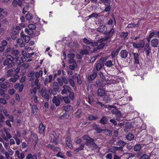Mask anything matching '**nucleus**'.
<instances>
[{"label":"nucleus","instance_id":"2","mask_svg":"<svg viewBox=\"0 0 159 159\" xmlns=\"http://www.w3.org/2000/svg\"><path fill=\"white\" fill-rule=\"evenodd\" d=\"M14 58L11 55H7L6 56V59L3 63L4 66H7V68H10L14 66Z\"/></svg>","mask_w":159,"mask_h":159},{"label":"nucleus","instance_id":"1","mask_svg":"<svg viewBox=\"0 0 159 159\" xmlns=\"http://www.w3.org/2000/svg\"><path fill=\"white\" fill-rule=\"evenodd\" d=\"M107 26L104 25H99L96 29V30L101 33H103L105 35H110L113 36L114 34V30L113 28H111L108 31H107Z\"/></svg>","mask_w":159,"mask_h":159},{"label":"nucleus","instance_id":"36","mask_svg":"<svg viewBox=\"0 0 159 159\" xmlns=\"http://www.w3.org/2000/svg\"><path fill=\"white\" fill-rule=\"evenodd\" d=\"M48 147L50 148L51 149L53 150V151L56 152L58 151L57 148L54 145L49 144L48 145Z\"/></svg>","mask_w":159,"mask_h":159},{"label":"nucleus","instance_id":"53","mask_svg":"<svg viewBox=\"0 0 159 159\" xmlns=\"http://www.w3.org/2000/svg\"><path fill=\"white\" fill-rule=\"evenodd\" d=\"M30 30H34L36 29V26L34 24H30L28 26Z\"/></svg>","mask_w":159,"mask_h":159},{"label":"nucleus","instance_id":"16","mask_svg":"<svg viewBox=\"0 0 159 159\" xmlns=\"http://www.w3.org/2000/svg\"><path fill=\"white\" fill-rule=\"evenodd\" d=\"M45 129V126L41 123L39 125V132L40 134H43L44 133V130Z\"/></svg>","mask_w":159,"mask_h":159},{"label":"nucleus","instance_id":"6","mask_svg":"<svg viewBox=\"0 0 159 159\" xmlns=\"http://www.w3.org/2000/svg\"><path fill=\"white\" fill-rule=\"evenodd\" d=\"M94 104L98 107H107L108 106L110 107L111 108H113V106H110L108 105H105L103 104H102L101 102L98 101L97 102H95Z\"/></svg>","mask_w":159,"mask_h":159},{"label":"nucleus","instance_id":"19","mask_svg":"<svg viewBox=\"0 0 159 159\" xmlns=\"http://www.w3.org/2000/svg\"><path fill=\"white\" fill-rule=\"evenodd\" d=\"M10 86V83L9 82H4L0 84V87L2 89H7Z\"/></svg>","mask_w":159,"mask_h":159},{"label":"nucleus","instance_id":"11","mask_svg":"<svg viewBox=\"0 0 159 159\" xmlns=\"http://www.w3.org/2000/svg\"><path fill=\"white\" fill-rule=\"evenodd\" d=\"M63 88L64 89L62 90L61 92V94H62L66 93H67V92L69 93L71 91V89L69 86H68L64 85L63 86Z\"/></svg>","mask_w":159,"mask_h":159},{"label":"nucleus","instance_id":"15","mask_svg":"<svg viewBox=\"0 0 159 159\" xmlns=\"http://www.w3.org/2000/svg\"><path fill=\"white\" fill-rule=\"evenodd\" d=\"M95 69L97 71H99L101 70L103 66H104V64H101V63L98 62V61H97L95 64Z\"/></svg>","mask_w":159,"mask_h":159},{"label":"nucleus","instance_id":"58","mask_svg":"<svg viewBox=\"0 0 159 159\" xmlns=\"http://www.w3.org/2000/svg\"><path fill=\"white\" fill-rule=\"evenodd\" d=\"M77 66V64L76 65L75 63L73 65H70L69 66V69L71 70H74Z\"/></svg>","mask_w":159,"mask_h":159},{"label":"nucleus","instance_id":"8","mask_svg":"<svg viewBox=\"0 0 159 159\" xmlns=\"http://www.w3.org/2000/svg\"><path fill=\"white\" fill-rule=\"evenodd\" d=\"M151 45L154 48L158 47L159 45V40L157 39H152L151 41Z\"/></svg>","mask_w":159,"mask_h":159},{"label":"nucleus","instance_id":"23","mask_svg":"<svg viewBox=\"0 0 159 159\" xmlns=\"http://www.w3.org/2000/svg\"><path fill=\"white\" fill-rule=\"evenodd\" d=\"M105 93L104 91L102 88H98L97 90V94L100 97L103 96Z\"/></svg>","mask_w":159,"mask_h":159},{"label":"nucleus","instance_id":"30","mask_svg":"<svg viewBox=\"0 0 159 159\" xmlns=\"http://www.w3.org/2000/svg\"><path fill=\"white\" fill-rule=\"evenodd\" d=\"M126 139L129 141L133 140L134 138V135L132 134H128L126 136Z\"/></svg>","mask_w":159,"mask_h":159},{"label":"nucleus","instance_id":"63","mask_svg":"<svg viewBox=\"0 0 159 159\" xmlns=\"http://www.w3.org/2000/svg\"><path fill=\"white\" fill-rule=\"evenodd\" d=\"M32 110L33 111V114L34 113V111H36L38 110V107L36 105H33L32 106Z\"/></svg>","mask_w":159,"mask_h":159},{"label":"nucleus","instance_id":"37","mask_svg":"<svg viewBox=\"0 0 159 159\" xmlns=\"http://www.w3.org/2000/svg\"><path fill=\"white\" fill-rule=\"evenodd\" d=\"M125 128L126 129H130L132 127L131 123L129 122H127L125 123Z\"/></svg>","mask_w":159,"mask_h":159},{"label":"nucleus","instance_id":"57","mask_svg":"<svg viewBox=\"0 0 159 159\" xmlns=\"http://www.w3.org/2000/svg\"><path fill=\"white\" fill-rule=\"evenodd\" d=\"M98 16V14L95 13H92L91 15L89 16V18H90L92 17H97Z\"/></svg>","mask_w":159,"mask_h":159},{"label":"nucleus","instance_id":"17","mask_svg":"<svg viewBox=\"0 0 159 159\" xmlns=\"http://www.w3.org/2000/svg\"><path fill=\"white\" fill-rule=\"evenodd\" d=\"M142 148V146L140 144H135L134 147V150L136 152H139Z\"/></svg>","mask_w":159,"mask_h":159},{"label":"nucleus","instance_id":"59","mask_svg":"<svg viewBox=\"0 0 159 159\" xmlns=\"http://www.w3.org/2000/svg\"><path fill=\"white\" fill-rule=\"evenodd\" d=\"M0 103H2L4 105H5L7 103V101L4 98H0Z\"/></svg>","mask_w":159,"mask_h":159},{"label":"nucleus","instance_id":"40","mask_svg":"<svg viewBox=\"0 0 159 159\" xmlns=\"http://www.w3.org/2000/svg\"><path fill=\"white\" fill-rule=\"evenodd\" d=\"M100 1L105 6L108 5H110L111 3V0H100Z\"/></svg>","mask_w":159,"mask_h":159},{"label":"nucleus","instance_id":"35","mask_svg":"<svg viewBox=\"0 0 159 159\" xmlns=\"http://www.w3.org/2000/svg\"><path fill=\"white\" fill-rule=\"evenodd\" d=\"M25 17L27 20H32L33 18V15L31 13H28L25 15Z\"/></svg>","mask_w":159,"mask_h":159},{"label":"nucleus","instance_id":"62","mask_svg":"<svg viewBox=\"0 0 159 159\" xmlns=\"http://www.w3.org/2000/svg\"><path fill=\"white\" fill-rule=\"evenodd\" d=\"M105 44L104 43H101L99 45H98V49H100L102 48L105 46Z\"/></svg>","mask_w":159,"mask_h":159},{"label":"nucleus","instance_id":"21","mask_svg":"<svg viewBox=\"0 0 159 159\" xmlns=\"http://www.w3.org/2000/svg\"><path fill=\"white\" fill-rule=\"evenodd\" d=\"M117 140H118L116 142V145H117L120 146V147H122L123 148L126 144L125 142L120 139H117Z\"/></svg>","mask_w":159,"mask_h":159},{"label":"nucleus","instance_id":"33","mask_svg":"<svg viewBox=\"0 0 159 159\" xmlns=\"http://www.w3.org/2000/svg\"><path fill=\"white\" fill-rule=\"evenodd\" d=\"M103 100L106 103H107L110 102L111 99L109 96L107 95H105L103 98Z\"/></svg>","mask_w":159,"mask_h":159},{"label":"nucleus","instance_id":"20","mask_svg":"<svg viewBox=\"0 0 159 159\" xmlns=\"http://www.w3.org/2000/svg\"><path fill=\"white\" fill-rule=\"evenodd\" d=\"M134 57V62L136 64H139V56L138 53H133Z\"/></svg>","mask_w":159,"mask_h":159},{"label":"nucleus","instance_id":"52","mask_svg":"<svg viewBox=\"0 0 159 159\" xmlns=\"http://www.w3.org/2000/svg\"><path fill=\"white\" fill-rule=\"evenodd\" d=\"M82 113V111L80 109H79L77 111L75 112L76 115V116L78 117H80V115Z\"/></svg>","mask_w":159,"mask_h":159},{"label":"nucleus","instance_id":"22","mask_svg":"<svg viewBox=\"0 0 159 159\" xmlns=\"http://www.w3.org/2000/svg\"><path fill=\"white\" fill-rule=\"evenodd\" d=\"M112 113L115 114L117 117H120L121 116V112L117 109H114L112 111Z\"/></svg>","mask_w":159,"mask_h":159},{"label":"nucleus","instance_id":"31","mask_svg":"<svg viewBox=\"0 0 159 159\" xmlns=\"http://www.w3.org/2000/svg\"><path fill=\"white\" fill-rule=\"evenodd\" d=\"M32 136V139L34 141L36 144L37 143L38 141V138L37 135L35 133L31 134Z\"/></svg>","mask_w":159,"mask_h":159},{"label":"nucleus","instance_id":"32","mask_svg":"<svg viewBox=\"0 0 159 159\" xmlns=\"http://www.w3.org/2000/svg\"><path fill=\"white\" fill-rule=\"evenodd\" d=\"M88 119L90 120H96L98 119V117L95 116L93 115H90L88 117Z\"/></svg>","mask_w":159,"mask_h":159},{"label":"nucleus","instance_id":"48","mask_svg":"<svg viewBox=\"0 0 159 159\" xmlns=\"http://www.w3.org/2000/svg\"><path fill=\"white\" fill-rule=\"evenodd\" d=\"M105 6H106V7L104 10L103 11V12H108L110 11L111 8V7L110 5H107Z\"/></svg>","mask_w":159,"mask_h":159},{"label":"nucleus","instance_id":"45","mask_svg":"<svg viewBox=\"0 0 159 159\" xmlns=\"http://www.w3.org/2000/svg\"><path fill=\"white\" fill-rule=\"evenodd\" d=\"M128 35V33L127 32H123L121 33L120 36L122 38L125 39Z\"/></svg>","mask_w":159,"mask_h":159},{"label":"nucleus","instance_id":"43","mask_svg":"<svg viewBox=\"0 0 159 159\" xmlns=\"http://www.w3.org/2000/svg\"><path fill=\"white\" fill-rule=\"evenodd\" d=\"M98 148L100 149V148H99L97 145L95 143H94L92 145L91 148H91V149L92 150H96Z\"/></svg>","mask_w":159,"mask_h":159},{"label":"nucleus","instance_id":"25","mask_svg":"<svg viewBox=\"0 0 159 159\" xmlns=\"http://www.w3.org/2000/svg\"><path fill=\"white\" fill-rule=\"evenodd\" d=\"M62 108H63V110H65L66 112H67L72 110L73 107L71 105H67L63 106Z\"/></svg>","mask_w":159,"mask_h":159},{"label":"nucleus","instance_id":"54","mask_svg":"<svg viewBox=\"0 0 159 159\" xmlns=\"http://www.w3.org/2000/svg\"><path fill=\"white\" fill-rule=\"evenodd\" d=\"M126 154H128V159H129L131 157H135V154L133 153H129L128 152H126L125 153Z\"/></svg>","mask_w":159,"mask_h":159},{"label":"nucleus","instance_id":"5","mask_svg":"<svg viewBox=\"0 0 159 159\" xmlns=\"http://www.w3.org/2000/svg\"><path fill=\"white\" fill-rule=\"evenodd\" d=\"M140 43L136 44L135 43H133V47L136 48H143L144 45V41L143 40H140Z\"/></svg>","mask_w":159,"mask_h":159},{"label":"nucleus","instance_id":"39","mask_svg":"<svg viewBox=\"0 0 159 159\" xmlns=\"http://www.w3.org/2000/svg\"><path fill=\"white\" fill-rule=\"evenodd\" d=\"M92 40H89L87 38H85L83 39V42L87 44H90L92 43Z\"/></svg>","mask_w":159,"mask_h":159},{"label":"nucleus","instance_id":"46","mask_svg":"<svg viewBox=\"0 0 159 159\" xmlns=\"http://www.w3.org/2000/svg\"><path fill=\"white\" fill-rule=\"evenodd\" d=\"M140 159H150V158L148 155L144 154L140 156Z\"/></svg>","mask_w":159,"mask_h":159},{"label":"nucleus","instance_id":"50","mask_svg":"<svg viewBox=\"0 0 159 159\" xmlns=\"http://www.w3.org/2000/svg\"><path fill=\"white\" fill-rule=\"evenodd\" d=\"M82 138L85 140H86V141H88L89 140H91L92 138H91L89 136L87 135H85L82 137Z\"/></svg>","mask_w":159,"mask_h":159},{"label":"nucleus","instance_id":"27","mask_svg":"<svg viewBox=\"0 0 159 159\" xmlns=\"http://www.w3.org/2000/svg\"><path fill=\"white\" fill-rule=\"evenodd\" d=\"M52 135L53 136V138H52L51 139V142L55 144L56 145H57L58 144L57 140H58V136L56 137L55 136L54 134H53Z\"/></svg>","mask_w":159,"mask_h":159},{"label":"nucleus","instance_id":"3","mask_svg":"<svg viewBox=\"0 0 159 159\" xmlns=\"http://www.w3.org/2000/svg\"><path fill=\"white\" fill-rule=\"evenodd\" d=\"M40 91L41 93V96L42 97L44 98L46 101H48L50 99V96L48 94H47V90L46 88H43L41 89Z\"/></svg>","mask_w":159,"mask_h":159},{"label":"nucleus","instance_id":"44","mask_svg":"<svg viewBox=\"0 0 159 159\" xmlns=\"http://www.w3.org/2000/svg\"><path fill=\"white\" fill-rule=\"evenodd\" d=\"M89 51L85 49L81 50L80 52V54L82 55H87L89 53Z\"/></svg>","mask_w":159,"mask_h":159},{"label":"nucleus","instance_id":"60","mask_svg":"<svg viewBox=\"0 0 159 159\" xmlns=\"http://www.w3.org/2000/svg\"><path fill=\"white\" fill-rule=\"evenodd\" d=\"M77 82L78 84L80 85L82 84V81L80 80V75H78L77 77Z\"/></svg>","mask_w":159,"mask_h":159},{"label":"nucleus","instance_id":"13","mask_svg":"<svg viewBox=\"0 0 159 159\" xmlns=\"http://www.w3.org/2000/svg\"><path fill=\"white\" fill-rule=\"evenodd\" d=\"M22 4V2L20 0H13L12 2V5L14 7H16L17 5L21 7Z\"/></svg>","mask_w":159,"mask_h":159},{"label":"nucleus","instance_id":"28","mask_svg":"<svg viewBox=\"0 0 159 159\" xmlns=\"http://www.w3.org/2000/svg\"><path fill=\"white\" fill-rule=\"evenodd\" d=\"M27 76L29 77H30L29 81L33 80L34 79V72L32 71L28 73Z\"/></svg>","mask_w":159,"mask_h":159},{"label":"nucleus","instance_id":"34","mask_svg":"<svg viewBox=\"0 0 159 159\" xmlns=\"http://www.w3.org/2000/svg\"><path fill=\"white\" fill-rule=\"evenodd\" d=\"M105 65L108 67H111L114 65L113 63V61L111 60H108L105 63Z\"/></svg>","mask_w":159,"mask_h":159},{"label":"nucleus","instance_id":"26","mask_svg":"<svg viewBox=\"0 0 159 159\" xmlns=\"http://www.w3.org/2000/svg\"><path fill=\"white\" fill-rule=\"evenodd\" d=\"M112 37V36H111L110 35H106V36L104 38L98 39V42L99 43H102L103 41H106Z\"/></svg>","mask_w":159,"mask_h":159},{"label":"nucleus","instance_id":"38","mask_svg":"<svg viewBox=\"0 0 159 159\" xmlns=\"http://www.w3.org/2000/svg\"><path fill=\"white\" fill-rule=\"evenodd\" d=\"M43 73V71L42 70H40L39 72H37L35 73H34V75L36 78H38L40 76H41V77L42 76Z\"/></svg>","mask_w":159,"mask_h":159},{"label":"nucleus","instance_id":"49","mask_svg":"<svg viewBox=\"0 0 159 159\" xmlns=\"http://www.w3.org/2000/svg\"><path fill=\"white\" fill-rule=\"evenodd\" d=\"M62 99L64 100V102L66 103H69L70 101L69 98L67 97H63Z\"/></svg>","mask_w":159,"mask_h":159},{"label":"nucleus","instance_id":"64","mask_svg":"<svg viewBox=\"0 0 159 159\" xmlns=\"http://www.w3.org/2000/svg\"><path fill=\"white\" fill-rule=\"evenodd\" d=\"M63 82L65 84H67L68 83V81L66 78L65 77H61Z\"/></svg>","mask_w":159,"mask_h":159},{"label":"nucleus","instance_id":"4","mask_svg":"<svg viewBox=\"0 0 159 159\" xmlns=\"http://www.w3.org/2000/svg\"><path fill=\"white\" fill-rule=\"evenodd\" d=\"M94 68H93V71H94ZM97 76V73L96 71H94L92 74L89 75L87 77V78L88 82L89 83H92V82L95 79Z\"/></svg>","mask_w":159,"mask_h":159},{"label":"nucleus","instance_id":"14","mask_svg":"<svg viewBox=\"0 0 159 159\" xmlns=\"http://www.w3.org/2000/svg\"><path fill=\"white\" fill-rule=\"evenodd\" d=\"M144 50L145 51L147 56H148L149 55V53L151 52V49L150 47L149 44L146 43L145 44Z\"/></svg>","mask_w":159,"mask_h":159},{"label":"nucleus","instance_id":"7","mask_svg":"<svg viewBox=\"0 0 159 159\" xmlns=\"http://www.w3.org/2000/svg\"><path fill=\"white\" fill-rule=\"evenodd\" d=\"M108 119L106 116H103L99 120V123L103 125H105L108 123Z\"/></svg>","mask_w":159,"mask_h":159},{"label":"nucleus","instance_id":"47","mask_svg":"<svg viewBox=\"0 0 159 159\" xmlns=\"http://www.w3.org/2000/svg\"><path fill=\"white\" fill-rule=\"evenodd\" d=\"M13 71L11 69L8 70L7 73V77H11L13 75Z\"/></svg>","mask_w":159,"mask_h":159},{"label":"nucleus","instance_id":"12","mask_svg":"<svg viewBox=\"0 0 159 159\" xmlns=\"http://www.w3.org/2000/svg\"><path fill=\"white\" fill-rule=\"evenodd\" d=\"M128 52L126 50H122L120 52V57L123 58H126L128 55Z\"/></svg>","mask_w":159,"mask_h":159},{"label":"nucleus","instance_id":"42","mask_svg":"<svg viewBox=\"0 0 159 159\" xmlns=\"http://www.w3.org/2000/svg\"><path fill=\"white\" fill-rule=\"evenodd\" d=\"M111 16L112 18V19H110L107 23L108 24L110 25H111L113 23V20H114L115 23V24H116V20L114 16H113V15H112Z\"/></svg>","mask_w":159,"mask_h":159},{"label":"nucleus","instance_id":"29","mask_svg":"<svg viewBox=\"0 0 159 159\" xmlns=\"http://www.w3.org/2000/svg\"><path fill=\"white\" fill-rule=\"evenodd\" d=\"M106 132L105 134L107 135H111L112 134V131L107 129H102V132L104 133Z\"/></svg>","mask_w":159,"mask_h":159},{"label":"nucleus","instance_id":"61","mask_svg":"<svg viewBox=\"0 0 159 159\" xmlns=\"http://www.w3.org/2000/svg\"><path fill=\"white\" fill-rule=\"evenodd\" d=\"M69 93L70 94L69 97L70 99L72 100L74 99V93L73 92L71 91Z\"/></svg>","mask_w":159,"mask_h":159},{"label":"nucleus","instance_id":"56","mask_svg":"<svg viewBox=\"0 0 159 159\" xmlns=\"http://www.w3.org/2000/svg\"><path fill=\"white\" fill-rule=\"evenodd\" d=\"M114 147V149L116 150V151H119L121 152L123 151V148L122 147Z\"/></svg>","mask_w":159,"mask_h":159},{"label":"nucleus","instance_id":"9","mask_svg":"<svg viewBox=\"0 0 159 159\" xmlns=\"http://www.w3.org/2000/svg\"><path fill=\"white\" fill-rule=\"evenodd\" d=\"M93 127L94 129L97 133H100L102 132V129H101L100 127H99V125L94 123L93 125Z\"/></svg>","mask_w":159,"mask_h":159},{"label":"nucleus","instance_id":"55","mask_svg":"<svg viewBox=\"0 0 159 159\" xmlns=\"http://www.w3.org/2000/svg\"><path fill=\"white\" fill-rule=\"evenodd\" d=\"M68 61L69 64H71L72 63L75 64L76 65V61L73 59H68Z\"/></svg>","mask_w":159,"mask_h":159},{"label":"nucleus","instance_id":"41","mask_svg":"<svg viewBox=\"0 0 159 159\" xmlns=\"http://www.w3.org/2000/svg\"><path fill=\"white\" fill-rule=\"evenodd\" d=\"M107 59V58L106 57H102L98 61V62L101 63V64L104 65V63L105 62Z\"/></svg>","mask_w":159,"mask_h":159},{"label":"nucleus","instance_id":"51","mask_svg":"<svg viewBox=\"0 0 159 159\" xmlns=\"http://www.w3.org/2000/svg\"><path fill=\"white\" fill-rule=\"evenodd\" d=\"M68 81L70 85L72 87H74L75 86V84L73 80L72 79H69Z\"/></svg>","mask_w":159,"mask_h":159},{"label":"nucleus","instance_id":"10","mask_svg":"<svg viewBox=\"0 0 159 159\" xmlns=\"http://www.w3.org/2000/svg\"><path fill=\"white\" fill-rule=\"evenodd\" d=\"M66 142L67 145L70 148H72L71 144V137L70 136H68L66 139Z\"/></svg>","mask_w":159,"mask_h":159},{"label":"nucleus","instance_id":"18","mask_svg":"<svg viewBox=\"0 0 159 159\" xmlns=\"http://www.w3.org/2000/svg\"><path fill=\"white\" fill-rule=\"evenodd\" d=\"M94 143V139H92L91 140L88 141H86L85 142V144L89 148H91L92 145Z\"/></svg>","mask_w":159,"mask_h":159},{"label":"nucleus","instance_id":"24","mask_svg":"<svg viewBox=\"0 0 159 159\" xmlns=\"http://www.w3.org/2000/svg\"><path fill=\"white\" fill-rule=\"evenodd\" d=\"M58 98H57L55 96L54 97L52 100V102L54 103H55L57 107L59 106L60 103V101Z\"/></svg>","mask_w":159,"mask_h":159}]
</instances>
